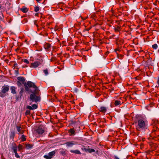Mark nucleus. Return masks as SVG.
<instances>
[{"label": "nucleus", "mask_w": 159, "mask_h": 159, "mask_svg": "<svg viewBox=\"0 0 159 159\" xmlns=\"http://www.w3.org/2000/svg\"><path fill=\"white\" fill-rule=\"evenodd\" d=\"M36 131L40 135L42 134L44 132V130L43 129L41 126H39L36 130Z\"/></svg>", "instance_id": "8"}, {"label": "nucleus", "mask_w": 159, "mask_h": 159, "mask_svg": "<svg viewBox=\"0 0 159 159\" xmlns=\"http://www.w3.org/2000/svg\"><path fill=\"white\" fill-rule=\"evenodd\" d=\"M120 27L118 26L117 27L115 28V30L116 32H119L120 30Z\"/></svg>", "instance_id": "32"}, {"label": "nucleus", "mask_w": 159, "mask_h": 159, "mask_svg": "<svg viewBox=\"0 0 159 159\" xmlns=\"http://www.w3.org/2000/svg\"><path fill=\"white\" fill-rule=\"evenodd\" d=\"M15 136V132L13 131H11L10 135V139H12V140H13L14 137Z\"/></svg>", "instance_id": "18"}, {"label": "nucleus", "mask_w": 159, "mask_h": 159, "mask_svg": "<svg viewBox=\"0 0 159 159\" xmlns=\"http://www.w3.org/2000/svg\"><path fill=\"white\" fill-rule=\"evenodd\" d=\"M30 113V111L29 110H27L26 112L25 113V116L29 115Z\"/></svg>", "instance_id": "31"}, {"label": "nucleus", "mask_w": 159, "mask_h": 159, "mask_svg": "<svg viewBox=\"0 0 159 159\" xmlns=\"http://www.w3.org/2000/svg\"><path fill=\"white\" fill-rule=\"evenodd\" d=\"M39 10V7L37 6L34 7V11L35 12H37Z\"/></svg>", "instance_id": "25"}, {"label": "nucleus", "mask_w": 159, "mask_h": 159, "mask_svg": "<svg viewBox=\"0 0 159 159\" xmlns=\"http://www.w3.org/2000/svg\"><path fill=\"white\" fill-rule=\"evenodd\" d=\"M148 128V124L147 122L142 119H139L138 121V125L136 129L139 131H145Z\"/></svg>", "instance_id": "2"}, {"label": "nucleus", "mask_w": 159, "mask_h": 159, "mask_svg": "<svg viewBox=\"0 0 159 159\" xmlns=\"http://www.w3.org/2000/svg\"><path fill=\"white\" fill-rule=\"evenodd\" d=\"M24 86L25 91L28 93L39 90L35 84L30 81H29L26 83H24Z\"/></svg>", "instance_id": "1"}, {"label": "nucleus", "mask_w": 159, "mask_h": 159, "mask_svg": "<svg viewBox=\"0 0 159 159\" xmlns=\"http://www.w3.org/2000/svg\"><path fill=\"white\" fill-rule=\"evenodd\" d=\"M12 146L11 149L13 150L14 152L17 151V147L15 143H12Z\"/></svg>", "instance_id": "15"}, {"label": "nucleus", "mask_w": 159, "mask_h": 159, "mask_svg": "<svg viewBox=\"0 0 159 159\" xmlns=\"http://www.w3.org/2000/svg\"><path fill=\"white\" fill-rule=\"evenodd\" d=\"M75 129L74 128H71L68 130V133L70 136H74L75 134Z\"/></svg>", "instance_id": "11"}, {"label": "nucleus", "mask_w": 159, "mask_h": 159, "mask_svg": "<svg viewBox=\"0 0 159 159\" xmlns=\"http://www.w3.org/2000/svg\"><path fill=\"white\" fill-rule=\"evenodd\" d=\"M43 72L46 75H47L48 74V70L47 69L43 70Z\"/></svg>", "instance_id": "27"}, {"label": "nucleus", "mask_w": 159, "mask_h": 159, "mask_svg": "<svg viewBox=\"0 0 159 159\" xmlns=\"http://www.w3.org/2000/svg\"><path fill=\"white\" fill-rule=\"evenodd\" d=\"M98 109L100 112L102 113H105L107 111V108L104 106L101 107Z\"/></svg>", "instance_id": "10"}, {"label": "nucleus", "mask_w": 159, "mask_h": 159, "mask_svg": "<svg viewBox=\"0 0 159 159\" xmlns=\"http://www.w3.org/2000/svg\"><path fill=\"white\" fill-rule=\"evenodd\" d=\"M13 65L15 67H16L18 66L17 64L16 63H14Z\"/></svg>", "instance_id": "41"}, {"label": "nucleus", "mask_w": 159, "mask_h": 159, "mask_svg": "<svg viewBox=\"0 0 159 159\" xmlns=\"http://www.w3.org/2000/svg\"><path fill=\"white\" fill-rule=\"evenodd\" d=\"M36 22H37V21L36 20H35L34 21V24L36 26V27H37V28H38L39 27V26L38 25L36 24Z\"/></svg>", "instance_id": "42"}, {"label": "nucleus", "mask_w": 159, "mask_h": 159, "mask_svg": "<svg viewBox=\"0 0 159 159\" xmlns=\"http://www.w3.org/2000/svg\"><path fill=\"white\" fill-rule=\"evenodd\" d=\"M32 108H33V110H34L37 108L38 107V106L37 104H34L32 105Z\"/></svg>", "instance_id": "28"}, {"label": "nucleus", "mask_w": 159, "mask_h": 159, "mask_svg": "<svg viewBox=\"0 0 159 159\" xmlns=\"http://www.w3.org/2000/svg\"><path fill=\"white\" fill-rule=\"evenodd\" d=\"M60 54H58L57 55L58 57H60Z\"/></svg>", "instance_id": "44"}, {"label": "nucleus", "mask_w": 159, "mask_h": 159, "mask_svg": "<svg viewBox=\"0 0 159 159\" xmlns=\"http://www.w3.org/2000/svg\"><path fill=\"white\" fill-rule=\"evenodd\" d=\"M1 5L0 4V9H1Z\"/></svg>", "instance_id": "46"}, {"label": "nucleus", "mask_w": 159, "mask_h": 159, "mask_svg": "<svg viewBox=\"0 0 159 159\" xmlns=\"http://www.w3.org/2000/svg\"><path fill=\"white\" fill-rule=\"evenodd\" d=\"M26 108L27 109H29V110H30H30H33V108H32V106H26Z\"/></svg>", "instance_id": "33"}, {"label": "nucleus", "mask_w": 159, "mask_h": 159, "mask_svg": "<svg viewBox=\"0 0 159 159\" xmlns=\"http://www.w3.org/2000/svg\"><path fill=\"white\" fill-rule=\"evenodd\" d=\"M117 50H117V49L115 50V52H116L117 51Z\"/></svg>", "instance_id": "47"}, {"label": "nucleus", "mask_w": 159, "mask_h": 159, "mask_svg": "<svg viewBox=\"0 0 159 159\" xmlns=\"http://www.w3.org/2000/svg\"><path fill=\"white\" fill-rule=\"evenodd\" d=\"M157 126H155V125H154L153 126V129L152 130L153 131H155L157 130Z\"/></svg>", "instance_id": "38"}, {"label": "nucleus", "mask_w": 159, "mask_h": 159, "mask_svg": "<svg viewBox=\"0 0 159 159\" xmlns=\"http://www.w3.org/2000/svg\"><path fill=\"white\" fill-rule=\"evenodd\" d=\"M27 67V66H23L22 67L23 68H24V67Z\"/></svg>", "instance_id": "45"}, {"label": "nucleus", "mask_w": 159, "mask_h": 159, "mask_svg": "<svg viewBox=\"0 0 159 159\" xmlns=\"http://www.w3.org/2000/svg\"><path fill=\"white\" fill-rule=\"evenodd\" d=\"M10 88L8 85H4L2 87V90L0 92V97L1 98H4L7 95L8 93H7L9 90Z\"/></svg>", "instance_id": "4"}, {"label": "nucleus", "mask_w": 159, "mask_h": 159, "mask_svg": "<svg viewBox=\"0 0 159 159\" xmlns=\"http://www.w3.org/2000/svg\"><path fill=\"white\" fill-rule=\"evenodd\" d=\"M17 79L18 81L22 82V84L24 85V83H26L25 82V78L24 77L21 76H19L17 78Z\"/></svg>", "instance_id": "12"}, {"label": "nucleus", "mask_w": 159, "mask_h": 159, "mask_svg": "<svg viewBox=\"0 0 159 159\" xmlns=\"http://www.w3.org/2000/svg\"><path fill=\"white\" fill-rule=\"evenodd\" d=\"M21 139L22 141H25L26 140L25 136L24 134H23L21 135Z\"/></svg>", "instance_id": "24"}, {"label": "nucleus", "mask_w": 159, "mask_h": 159, "mask_svg": "<svg viewBox=\"0 0 159 159\" xmlns=\"http://www.w3.org/2000/svg\"><path fill=\"white\" fill-rule=\"evenodd\" d=\"M42 61L38 60L34 62L31 63L30 66V67H34L36 68L38 67L39 65L42 64Z\"/></svg>", "instance_id": "5"}, {"label": "nucleus", "mask_w": 159, "mask_h": 159, "mask_svg": "<svg viewBox=\"0 0 159 159\" xmlns=\"http://www.w3.org/2000/svg\"><path fill=\"white\" fill-rule=\"evenodd\" d=\"M24 62L25 63H26L27 64H29V61H28L26 59H24Z\"/></svg>", "instance_id": "40"}, {"label": "nucleus", "mask_w": 159, "mask_h": 159, "mask_svg": "<svg viewBox=\"0 0 159 159\" xmlns=\"http://www.w3.org/2000/svg\"><path fill=\"white\" fill-rule=\"evenodd\" d=\"M16 88L15 86H11L10 87V89L11 90V93L13 94H16Z\"/></svg>", "instance_id": "14"}, {"label": "nucleus", "mask_w": 159, "mask_h": 159, "mask_svg": "<svg viewBox=\"0 0 159 159\" xmlns=\"http://www.w3.org/2000/svg\"><path fill=\"white\" fill-rule=\"evenodd\" d=\"M16 84L18 87H20L22 85V84L21 83V82L18 80Z\"/></svg>", "instance_id": "30"}, {"label": "nucleus", "mask_w": 159, "mask_h": 159, "mask_svg": "<svg viewBox=\"0 0 159 159\" xmlns=\"http://www.w3.org/2000/svg\"><path fill=\"white\" fill-rule=\"evenodd\" d=\"M76 144L75 142L74 141H71L66 142L65 144L67 147H72Z\"/></svg>", "instance_id": "9"}, {"label": "nucleus", "mask_w": 159, "mask_h": 159, "mask_svg": "<svg viewBox=\"0 0 159 159\" xmlns=\"http://www.w3.org/2000/svg\"><path fill=\"white\" fill-rule=\"evenodd\" d=\"M87 151V152L89 153H91L92 152H95V150L92 148H88Z\"/></svg>", "instance_id": "22"}, {"label": "nucleus", "mask_w": 159, "mask_h": 159, "mask_svg": "<svg viewBox=\"0 0 159 159\" xmlns=\"http://www.w3.org/2000/svg\"><path fill=\"white\" fill-rule=\"evenodd\" d=\"M26 148L27 149L32 148L33 147V145L29 144H26Z\"/></svg>", "instance_id": "21"}, {"label": "nucleus", "mask_w": 159, "mask_h": 159, "mask_svg": "<svg viewBox=\"0 0 159 159\" xmlns=\"http://www.w3.org/2000/svg\"><path fill=\"white\" fill-rule=\"evenodd\" d=\"M37 14H35V16H37Z\"/></svg>", "instance_id": "48"}, {"label": "nucleus", "mask_w": 159, "mask_h": 159, "mask_svg": "<svg viewBox=\"0 0 159 159\" xmlns=\"http://www.w3.org/2000/svg\"><path fill=\"white\" fill-rule=\"evenodd\" d=\"M16 71L17 72H18V70H17Z\"/></svg>", "instance_id": "49"}, {"label": "nucleus", "mask_w": 159, "mask_h": 159, "mask_svg": "<svg viewBox=\"0 0 159 159\" xmlns=\"http://www.w3.org/2000/svg\"><path fill=\"white\" fill-rule=\"evenodd\" d=\"M56 60H57V59L55 57H52L51 59V61H53Z\"/></svg>", "instance_id": "35"}, {"label": "nucleus", "mask_w": 159, "mask_h": 159, "mask_svg": "<svg viewBox=\"0 0 159 159\" xmlns=\"http://www.w3.org/2000/svg\"><path fill=\"white\" fill-rule=\"evenodd\" d=\"M120 104V101L118 100H116L115 102V105L116 106H118Z\"/></svg>", "instance_id": "23"}, {"label": "nucleus", "mask_w": 159, "mask_h": 159, "mask_svg": "<svg viewBox=\"0 0 159 159\" xmlns=\"http://www.w3.org/2000/svg\"><path fill=\"white\" fill-rule=\"evenodd\" d=\"M116 43L117 44H122L124 43V41L122 39H120L119 38H117L116 39Z\"/></svg>", "instance_id": "17"}, {"label": "nucleus", "mask_w": 159, "mask_h": 159, "mask_svg": "<svg viewBox=\"0 0 159 159\" xmlns=\"http://www.w3.org/2000/svg\"><path fill=\"white\" fill-rule=\"evenodd\" d=\"M18 148L19 150H21L22 149V146L20 144H19L18 146Z\"/></svg>", "instance_id": "39"}, {"label": "nucleus", "mask_w": 159, "mask_h": 159, "mask_svg": "<svg viewBox=\"0 0 159 159\" xmlns=\"http://www.w3.org/2000/svg\"><path fill=\"white\" fill-rule=\"evenodd\" d=\"M60 153L62 155H65L66 154V152L63 149L61 151H60Z\"/></svg>", "instance_id": "26"}, {"label": "nucleus", "mask_w": 159, "mask_h": 159, "mask_svg": "<svg viewBox=\"0 0 159 159\" xmlns=\"http://www.w3.org/2000/svg\"><path fill=\"white\" fill-rule=\"evenodd\" d=\"M115 159H120L119 158H118L117 156H115L114 157Z\"/></svg>", "instance_id": "43"}, {"label": "nucleus", "mask_w": 159, "mask_h": 159, "mask_svg": "<svg viewBox=\"0 0 159 159\" xmlns=\"http://www.w3.org/2000/svg\"><path fill=\"white\" fill-rule=\"evenodd\" d=\"M20 10L23 12L25 13L28 11V9L26 7H23V8H20Z\"/></svg>", "instance_id": "19"}, {"label": "nucleus", "mask_w": 159, "mask_h": 159, "mask_svg": "<svg viewBox=\"0 0 159 159\" xmlns=\"http://www.w3.org/2000/svg\"><path fill=\"white\" fill-rule=\"evenodd\" d=\"M87 149L88 148H85V146H83V148H81V149L83 150V151H85V152H87Z\"/></svg>", "instance_id": "36"}, {"label": "nucleus", "mask_w": 159, "mask_h": 159, "mask_svg": "<svg viewBox=\"0 0 159 159\" xmlns=\"http://www.w3.org/2000/svg\"><path fill=\"white\" fill-rule=\"evenodd\" d=\"M20 91L19 92V96L16 95H15V98L16 101H18L19 100H21V97L23 96V93L24 92V89L23 87H21L20 89Z\"/></svg>", "instance_id": "6"}, {"label": "nucleus", "mask_w": 159, "mask_h": 159, "mask_svg": "<svg viewBox=\"0 0 159 159\" xmlns=\"http://www.w3.org/2000/svg\"><path fill=\"white\" fill-rule=\"evenodd\" d=\"M152 48L154 49H156L157 48V44H154L152 46Z\"/></svg>", "instance_id": "29"}, {"label": "nucleus", "mask_w": 159, "mask_h": 159, "mask_svg": "<svg viewBox=\"0 0 159 159\" xmlns=\"http://www.w3.org/2000/svg\"><path fill=\"white\" fill-rule=\"evenodd\" d=\"M16 128L18 132H19L21 134H23V132H24L22 130L21 131V127L20 126H16Z\"/></svg>", "instance_id": "20"}, {"label": "nucleus", "mask_w": 159, "mask_h": 159, "mask_svg": "<svg viewBox=\"0 0 159 159\" xmlns=\"http://www.w3.org/2000/svg\"><path fill=\"white\" fill-rule=\"evenodd\" d=\"M56 151L57 150H55V151L50 152L48 153V155H45L43 157L46 159H51L52 157L53 156H54Z\"/></svg>", "instance_id": "7"}, {"label": "nucleus", "mask_w": 159, "mask_h": 159, "mask_svg": "<svg viewBox=\"0 0 159 159\" xmlns=\"http://www.w3.org/2000/svg\"><path fill=\"white\" fill-rule=\"evenodd\" d=\"M39 90H38L36 91H33L32 92H30L32 93L30 95V101L36 102L40 101V97L37 96L39 95Z\"/></svg>", "instance_id": "3"}, {"label": "nucleus", "mask_w": 159, "mask_h": 159, "mask_svg": "<svg viewBox=\"0 0 159 159\" xmlns=\"http://www.w3.org/2000/svg\"><path fill=\"white\" fill-rule=\"evenodd\" d=\"M14 153H15V156L16 157V158H18L20 157V156L17 153V152H16Z\"/></svg>", "instance_id": "37"}, {"label": "nucleus", "mask_w": 159, "mask_h": 159, "mask_svg": "<svg viewBox=\"0 0 159 159\" xmlns=\"http://www.w3.org/2000/svg\"><path fill=\"white\" fill-rule=\"evenodd\" d=\"M76 123V122L75 121H71L70 124L73 125L72 127H75V125Z\"/></svg>", "instance_id": "34"}, {"label": "nucleus", "mask_w": 159, "mask_h": 159, "mask_svg": "<svg viewBox=\"0 0 159 159\" xmlns=\"http://www.w3.org/2000/svg\"><path fill=\"white\" fill-rule=\"evenodd\" d=\"M44 48L47 51H49L50 49L51 45L48 43H46L44 44Z\"/></svg>", "instance_id": "13"}, {"label": "nucleus", "mask_w": 159, "mask_h": 159, "mask_svg": "<svg viewBox=\"0 0 159 159\" xmlns=\"http://www.w3.org/2000/svg\"><path fill=\"white\" fill-rule=\"evenodd\" d=\"M70 152L76 154H80V155L81 154V152H80V151L78 150H70Z\"/></svg>", "instance_id": "16"}]
</instances>
